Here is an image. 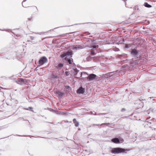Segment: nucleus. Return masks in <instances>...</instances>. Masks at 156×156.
<instances>
[{"mask_svg":"<svg viewBox=\"0 0 156 156\" xmlns=\"http://www.w3.org/2000/svg\"><path fill=\"white\" fill-rule=\"evenodd\" d=\"M32 19V17H31L30 18H28V19L29 20H31Z\"/></svg>","mask_w":156,"mask_h":156,"instance_id":"obj_24","label":"nucleus"},{"mask_svg":"<svg viewBox=\"0 0 156 156\" xmlns=\"http://www.w3.org/2000/svg\"><path fill=\"white\" fill-rule=\"evenodd\" d=\"M84 73L86 74H87V75H88V73H87L84 72Z\"/></svg>","mask_w":156,"mask_h":156,"instance_id":"obj_26","label":"nucleus"},{"mask_svg":"<svg viewBox=\"0 0 156 156\" xmlns=\"http://www.w3.org/2000/svg\"><path fill=\"white\" fill-rule=\"evenodd\" d=\"M71 33H68V34H71Z\"/></svg>","mask_w":156,"mask_h":156,"instance_id":"obj_29","label":"nucleus"},{"mask_svg":"<svg viewBox=\"0 0 156 156\" xmlns=\"http://www.w3.org/2000/svg\"><path fill=\"white\" fill-rule=\"evenodd\" d=\"M66 55V53H63L60 55V57L61 58H63Z\"/></svg>","mask_w":156,"mask_h":156,"instance_id":"obj_15","label":"nucleus"},{"mask_svg":"<svg viewBox=\"0 0 156 156\" xmlns=\"http://www.w3.org/2000/svg\"><path fill=\"white\" fill-rule=\"evenodd\" d=\"M27 0H24L22 2V5L23 7L26 8L27 7L28 5H27V3L26 1Z\"/></svg>","mask_w":156,"mask_h":156,"instance_id":"obj_10","label":"nucleus"},{"mask_svg":"<svg viewBox=\"0 0 156 156\" xmlns=\"http://www.w3.org/2000/svg\"><path fill=\"white\" fill-rule=\"evenodd\" d=\"M57 93L58 95L60 97H62L64 95L63 93H62V92L59 91H58V92H57Z\"/></svg>","mask_w":156,"mask_h":156,"instance_id":"obj_13","label":"nucleus"},{"mask_svg":"<svg viewBox=\"0 0 156 156\" xmlns=\"http://www.w3.org/2000/svg\"><path fill=\"white\" fill-rule=\"evenodd\" d=\"M112 141L115 143H120V140L117 138H113L111 140Z\"/></svg>","mask_w":156,"mask_h":156,"instance_id":"obj_7","label":"nucleus"},{"mask_svg":"<svg viewBox=\"0 0 156 156\" xmlns=\"http://www.w3.org/2000/svg\"><path fill=\"white\" fill-rule=\"evenodd\" d=\"M73 122L75 124V125L76 127H78L79 126V122L76 121V119H73Z\"/></svg>","mask_w":156,"mask_h":156,"instance_id":"obj_9","label":"nucleus"},{"mask_svg":"<svg viewBox=\"0 0 156 156\" xmlns=\"http://www.w3.org/2000/svg\"><path fill=\"white\" fill-rule=\"evenodd\" d=\"M28 42H31L33 44H34V41L35 39V37L32 36H29L28 37Z\"/></svg>","mask_w":156,"mask_h":156,"instance_id":"obj_3","label":"nucleus"},{"mask_svg":"<svg viewBox=\"0 0 156 156\" xmlns=\"http://www.w3.org/2000/svg\"><path fill=\"white\" fill-rule=\"evenodd\" d=\"M91 53L92 55H94V50H91Z\"/></svg>","mask_w":156,"mask_h":156,"instance_id":"obj_21","label":"nucleus"},{"mask_svg":"<svg viewBox=\"0 0 156 156\" xmlns=\"http://www.w3.org/2000/svg\"><path fill=\"white\" fill-rule=\"evenodd\" d=\"M84 92V89L82 87H80L77 91V93L78 94H83Z\"/></svg>","mask_w":156,"mask_h":156,"instance_id":"obj_6","label":"nucleus"},{"mask_svg":"<svg viewBox=\"0 0 156 156\" xmlns=\"http://www.w3.org/2000/svg\"><path fill=\"white\" fill-rule=\"evenodd\" d=\"M33 108L32 107H29L28 108H25V109L27 110H29L30 109H31Z\"/></svg>","mask_w":156,"mask_h":156,"instance_id":"obj_20","label":"nucleus"},{"mask_svg":"<svg viewBox=\"0 0 156 156\" xmlns=\"http://www.w3.org/2000/svg\"><path fill=\"white\" fill-rule=\"evenodd\" d=\"M93 48H96L98 47V45H93L92 47Z\"/></svg>","mask_w":156,"mask_h":156,"instance_id":"obj_18","label":"nucleus"},{"mask_svg":"<svg viewBox=\"0 0 156 156\" xmlns=\"http://www.w3.org/2000/svg\"><path fill=\"white\" fill-rule=\"evenodd\" d=\"M107 75L108 76H110L109 74H107Z\"/></svg>","mask_w":156,"mask_h":156,"instance_id":"obj_25","label":"nucleus"},{"mask_svg":"<svg viewBox=\"0 0 156 156\" xmlns=\"http://www.w3.org/2000/svg\"><path fill=\"white\" fill-rule=\"evenodd\" d=\"M48 61V59L45 57H41L38 62V63L40 65H42Z\"/></svg>","mask_w":156,"mask_h":156,"instance_id":"obj_2","label":"nucleus"},{"mask_svg":"<svg viewBox=\"0 0 156 156\" xmlns=\"http://www.w3.org/2000/svg\"><path fill=\"white\" fill-rule=\"evenodd\" d=\"M57 76L54 74H52L51 76V78H57Z\"/></svg>","mask_w":156,"mask_h":156,"instance_id":"obj_17","label":"nucleus"},{"mask_svg":"<svg viewBox=\"0 0 156 156\" xmlns=\"http://www.w3.org/2000/svg\"><path fill=\"white\" fill-rule=\"evenodd\" d=\"M125 111V108H122L121 110V111L122 112H123Z\"/></svg>","mask_w":156,"mask_h":156,"instance_id":"obj_23","label":"nucleus"},{"mask_svg":"<svg viewBox=\"0 0 156 156\" xmlns=\"http://www.w3.org/2000/svg\"><path fill=\"white\" fill-rule=\"evenodd\" d=\"M129 151L128 149H125L119 147L113 148L111 151V152L112 153L115 154H117L121 153H126V152Z\"/></svg>","mask_w":156,"mask_h":156,"instance_id":"obj_1","label":"nucleus"},{"mask_svg":"<svg viewBox=\"0 0 156 156\" xmlns=\"http://www.w3.org/2000/svg\"><path fill=\"white\" fill-rule=\"evenodd\" d=\"M65 59L66 60L68 61V62H69V64H71V63H72L71 60L70 59V58L67 57H66L65 58Z\"/></svg>","mask_w":156,"mask_h":156,"instance_id":"obj_12","label":"nucleus"},{"mask_svg":"<svg viewBox=\"0 0 156 156\" xmlns=\"http://www.w3.org/2000/svg\"><path fill=\"white\" fill-rule=\"evenodd\" d=\"M144 6L148 8H151V6L147 2H145L144 4Z\"/></svg>","mask_w":156,"mask_h":156,"instance_id":"obj_14","label":"nucleus"},{"mask_svg":"<svg viewBox=\"0 0 156 156\" xmlns=\"http://www.w3.org/2000/svg\"><path fill=\"white\" fill-rule=\"evenodd\" d=\"M120 141H123V139L120 140Z\"/></svg>","mask_w":156,"mask_h":156,"instance_id":"obj_28","label":"nucleus"},{"mask_svg":"<svg viewBox=\"0 0 156 156\" xmlns=\"http://www.w3.org/2000/svg\"><path fill=\"white\" fill-rule=\"evenodd\" d=\"M66 53V55H72V53L71 51H68Z\"/></svg>","mask_w":156,"mask_h":156,"instance_id":"obj_16","label":"nucleus"},{"mask_svg":"<svg viewBox=\"0 0 156 156\" xmlns=\"http://www.w3.org/2000/svg\"><path fill=\"white\" fill-rule=\"evenodd\" d=\"M96 77V75L93 74H91L87 77V80H91L94 79Z\"/></svg>","mask_w":156,"mask_h":156,"instance_id":"obj_4","label":"nucleus"},{"mask_svg":"<svg viewBox=\"0 0 156 156\" xmlns=\"http://www.w3.org/2000/svg\"><path fill=\"white\" fill-rule=\"evenodd\" d=\"M94 126H100L101 125L99 124H94Z\"/></svg>","mask_w":156,"mask_h":156,"instance_id":"obj_22","label":"nucleus"},{"mask_svg":"<svg viewBox=\"0 0 156 156\" xmlns=\"http://www.w3.org/2000/svg\"><path fill=\"white\" fill-rule=\"evenodd\" d=\"M82 47V46L80 45L74 46L73 47V49H75L76 50L79 49L80 48H83Z\"/></svg>","mask_w":156,"mask_h":156,"instance_id":"obj_11","label":"nucleus"},{"mask_svg":"<svg viewBox=\"0 0 156 156\" xmlns=\"http://www.w3.org/2000/svg\"><path fill=\"white\" fill-rule=\"evenodd\" d=\"M68 73V72H66V75L67 74V73Z\"/></svg>","mask_w":156,"mask_h":156,"instance_id":"obj_27","label":"nucleus"},{"mask_svg":"<svg viewBox=\"0 0 156 156\" xmlns=\"http://www.w3.org/2000/svg\"><path fill=\"white\" fill-rule=\"evenodd\" d=\"M63 66V64L62 63H59L58 65V67H62Z\"/></svg>","mask_w":156,"mask_h":156,"instance_id":"obj_19","label":"nucleus"},{"mask_svg":"<svg viewBox=\"0 0 156 156\" xmlns=\"http://www.w3.org/2000/svg\"><path fill=\"white\" fill-rule=\"evenodd\" d=\"M131 53L133 55H136L138 52L136 49H134L132 50Z\"/></svg>","mask_w":156,"mask_h":156,"instance_id":"obj_8","label":"nucleus"},{"mask_svg":"<svg viewBox=\"0 0 156 156\" xmlns=\"http://www.w3.org/2000/svg\"><path fill=\"white\" fill-rule=\"evenodd\" d=\"M37 8L35 6H33L30 7L29 8V10L31 12H34L37 10Z\"/></svg>","mask_w":156,"mask_h":156,"instance_id":"obj_5","label":"nucleus"}]
</instances>
